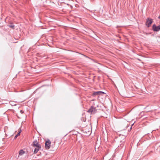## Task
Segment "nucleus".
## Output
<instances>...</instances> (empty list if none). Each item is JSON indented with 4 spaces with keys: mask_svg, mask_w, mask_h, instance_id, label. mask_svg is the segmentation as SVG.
I'll use <instances>...</instances> for the list:
<instances>
[{
    "mask_svg": "<svg viewBox=\"0 0 160 160\" xmlns=\"http://www.w3.org/2000/svg\"><path fill=\"white\" fill-rule=\"evenodd\" d=\"M102 94H104L105 93L102 91H97L96 92H94L93 93V96H97L98 95H100Z\"/></svg>",
    "mask_w": 160,
    "mask_h": 160,
    "instance_id": "423d86ee",
    "label": "nucleus"
},
{
    "mask_svg": "<svg viewBox=\"0 0 160 160\" xmlns=\"http://www.w3.org/2000/svg\"><path fill=\"white\" fill-rule=\"evenodd\" d=\"M158 18L160 19V15L158 17Z\"/></svg>",
    "mask_w": 160,
    "mask_h": 160,
    "instance_id": "ddd939ff",
    "label": "nucleus"
},
{
    "mask_svg": "<svg viewBox=\"0 0 160 160\" xmlns=\"http://www.w3.org/2000/svg\"><path fill=\"white\" fill-rule=\"evenodd\" d=\"M8 26L11 28L14 29V28L15 26L13 24L11 23V25H9Z\"/></svg>",
    "mask_w": 160,
    "mask_h": 160,
    "instance_id": "9d476101",
    "label": "nucleus"
},
{
    "mask_svg": "<svg viewBox=\"0 0 160 160\" xmlns=\"http://www.w3.org/2000/svg\"><path fill=\"white\" fill-rule=\"evenodd\" d=\"M21 132H22V130L21 129L19 130L18 133L15 136V137L14 138V139H16L20 135V133H21Z\"/></svg>",
    "mask_w": 160,
    "mask_h": 160,
    "instance_id": "1a4fd4ad",
    "label": "nucleus"
},
{
    "mask_svg": "<svg viewBox=\"0 0 160 160\" xmlns=\"http://www.w3.org/2000/svg\"><path fill=\"white\" fill-rule=\"evenodd\" d=\"M51 141L49 140L46 142L45 146L46 149H48L50 148L51 146Z\"/></svg>",
    "mask_w": 160,
    "mask_h": 160,
    "instance_id": "39448f33",
    "label": "nucleus"
},
{
    "mask_svg": "<svg viewBox=\"0 0 160 160\" xmlns=\"http://www.w3.org/2000/svg\"><path fill=\"white\" fill-rule=\"evenodd\" d=\"M152 19L148 18L146 20V22L145 24L149 28L150 26L151 25L152 23Z\"/></svg>",
    "mask_w": 160,
    "mask_h": 160,
    "instance_id": "f03ea898",
    "label": "nucleus"
},
{
    "mask_svg": "<svg viewBox=\"0 0 160 160\" xmlns=\"http://www.w3.org/2000/svg\"><path fill=\"white\" fill-rule=\"evenodd\" d=\"M32 145L33 147L41 148V145L38 143V142L37 140L33 141L32 143Z\"/></svg>",
    "mask_w": 160,
    "mask_h": 160,
    "instance_id": "20e7f679",
    "label": "nucleus"
},
{
    "mask_svg": "<svg viewBox=\"0 0 160 160\" xmlns=\"http://www.w3.org/2000/svg\"><path fill=\"white\" fill-rule=\"evenodd\" d=\"M25 153V152L22 149L20 150L19 152V155L22 156Z\"/></svg>",
    "mask_w": 160,
    "mask_h": 160,
    "instance_id": "0eeeda50",
    "label": "nucleus"
},
{
    "mask_svg": "<svg viewBox=\"0 0 160 160\" xmlns=\"http://www.w3.org/2000/svg\"><path fill=\"white\" fill-rule=\"evenodd\" d=\"M87 112L91 114H93L96 112L97 109L95 107H94L93 106H92Z\"/></svg>",
    "mask_w": 160,
    "mask_h": 160,
    "instance_id": "f257e3e1",
    "label": "nucleus"
},
{
    "mask_svg": "<svg viewBox=\"0 0 160 160\" xmlns=\"http://www.w3.org/2000/svg\"><path fill=\"white\" fill-rule=\"evenodd\" d=\"M20 112L22 113V114L23 113V111L22 110H20Z\"/></svg>",
    "mask_w": 160,
    "mask_h": 160,
    "instance_id": "f8f14e48",
    "label": "nucleus"
},
{
    "mask_svg": "<svg viewBox=\"0 0 160 160\" xmlns=\"http://www.w3.org/2000/svg\"><path fill=\"white\" fill-rule=\"evenodd\" d=\"M42 1L43 3L46 2V0H42Z\"/></svg>",
    "mask_w": 160,
    "mask_h": 160,
    "instance_id": "9b49d317",
    "label": "nucleus"
},
{
    "mask_svg": "<svg viewBox=\"0 0 160 160\" xmlns=\"http://www.w3.org/2000/svg\"><path fill=\"white\" fill-rule=\"evenodd\" d=\"M138 59L139 60H140L139 59Z\"/></svg>",
    "mask_w": 160,
    "mask_h": 160,
    "instance_id": "2eb2a0df",
    "label": "nucleus"
},
{
    "mask_svg": "<svg viewBox=\"0 0 160 160\" xmlns=\"http://www.w3.org/2000/svg\"><path fill=\"white\" fill-rule=\"evenodd\" d=\"M41 148H38V147H36L34 149V154H36L38 152V151Z\"/></svg>",
    "mask_w": 160,
    "mask_h": 160,
    "instance_id": "6e6552de",
    "label": "nucleus"
},
{
    "mask_svg": "<svg viewBox=\"0 0 160 160\" xmlns=\"http://www.w3.org/2000/svg\"><path fill=\"white\" fill-rule=\"evenodd\" d=\"M152 30L154 32H158L160 30V24L158 26H156L155 24L152 26Z\"/></svg>",
    "mask_w": 160,
    "mask_h": 160,
    "instance_id": "7ed1b4c3",
    "label": "nucleus"
},
{
    "mask_svg": "<svg viewBox=\"0 0 160 160\" xmlns=\"http://www.w3.org/2000/svg\"><path fill=\"white\" fill-rule=\"evenodd\" d=\"M150 111H146V112H149Z\"/></svg>",
    "mask_w": 160,
    "mask_h": 160,
    "instance_id": "4468645a",
    "label": "nucleus"
}]
</instances>
